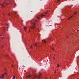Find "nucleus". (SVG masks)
<instances>
[{
    "label": "nucleus",
    "instance_id": "f257e3e1",
    "mask_svg": "<svg viewBox=\"0 0 79 79\" xmlns=\"http://www.w3.org/2000/svg\"><path fill=\"white\" fill-rule=\"evenodd\" d=\"M41 75V73H40L39 74V76H36V75H34V78H35V77H39V78H40V76Z\"/></svg>",
    "mask_w": 79,
    "mask_h": 79
},
{
    "label": "nucleus",
    "instance_id": "f03ea898",
    "mask_svg": "<svg viewBox=\"0 0 79 79\" xmlns=\"http://www.w3.org/2000/svg\"><path fill=\"white\" fill-rule=\"evenodd\" d=\"M32 24L33 25V26L31 28L34 29L35 27L36 24L35 23H32Z\"/></svg>",
    "mask_w": 79,
    "mask_h": 79
},
{
    "label": "nucleus",
    "instance_id": "7ed1b4c3",
    "mask_svg": "<svg viewBox=\"0 0 79 79\" xmlns=\"http://www.w3.org/2000/svg\"><path fill=\"white\" fill-rule=\"evenodd\" d=\"M4 77V74H2V76L0 77V78H3Z\"/></svg>",
    "mask_w": 79,
    "mask_h": 79
},
{
    "label": "nucleus",
    "instance_id": "20e7f679",
    "mask_svg": "<svg viewBox=\"0 0 79 79\" xmlns=\"http://www.w3.org/2000/svg\"><path fill=\"white\" fill-rule=\"evenodd\" d=\"M42 42H44V43H45L46 42V41H45V40H42Z\"/></svg>",
    "mask_w": 79,
    "mask_h": 79
},
{
    "label": "nucleus",
    "instance_id": "39448f33",
    "mask_svg": "<svg viewBox=\"0 0 79 79\" xmlns=\"http://www.w3.org/2000/svg\"><path fill=\"white\" fill-rule=\"evenodd\" d=\"M23 28L25 30H25H26V29H27V27H26L25 26H24V27H23Z\"/></svg>",
    "mask_w": 79,
    "mask_h": 79
},
{
    "label": "nucleus",
    "instance_id": "423d86ee",
    "mask_svg": "<svg viewBox=\"0 0 79 79\" xmlns=\"http://www.w3.org/2000/svg\"><path fill=\"white\" fill-rule=\"evenodd\" d=\"M44 16H45V15H42L41 17H43Z\"/></svg>",
    "mask_w": 79,
    "mask_h": 79
},
{
    "label": "nucleus",
    "instance_id": "0eeeda50",
    "mask_svg": "<svg viewBox=\"0 0 79 79\" xmlns=\"http://www.w3.org/2000/svg\"><path fill=\"white\" fill-rule=\"evenodd\" d=\"M6 26H9V25H10V24L9 23H7L6 24Z\"/></svg>",
    "mask_w": 79,
    "mask_h": 79
},
{
    "label": "nucleus",
    "instance_id": "6e6552de",
    "mask_svg": "<svg viewBox=\"0 0 79 79\" xmlns=\"http://www.w3.org/2000/svg\"><path fill=\"white\" fill-rule=\"evenodd\" d=\"M73 16H71V17H69V18L68 19V20H69Z\"/></svg>",
    "mask_w": 79,
    "mask_h": 79
},
{
    "label": "nucleus",
    "instance_id": "1a4fd4ad",
    "mask_svg": "<svg viewBox=\"0 0 79 79\" xmlns=\"http://www.w3.org/2000/svg\"><path fill=\"white\" fill-rule=\"evenodd\" d=\"M37 19H38L39 20L40 19V17H37Z\"/></svg>",
    "mask_w": 79,
    "mask_h": 79
},
{
    "label": "nucleus",
    "instance_id": "9d476101",
    "mask_svg": "<svg viewBox=\"0 0 79 79\" xmlns=\"http://www.w3.org/2000/svg\"><path fill=\"white\" fill-rule=\"evenodd\" d=\"M30 77V75H29L28 76H27V77Z\"/></svg>",
    "mask_w": 79,
    "mask_h": 79
},
{
    "label": "nucleus",
    "instance_id": "9b49d317",
    "mask_svg": "<svg viewBox=\"0 0 79 79\" xmlns=\"http://www.w3.org/2000/svg\"><path fill=\"white\" fill-rule=\"evenodd\" d=\"M13 79H15V76H14L13 77Z\"/></svg>",
    "mask_w": 79,
    "mask_h": 79
},
{
    "label": "nucleus",
    "instance_id": "f8f14e48",
    "mask_svg": "<svg viewBox=\"0 0 79 79\" xmlns=\"http://www.w3.org/2000/svg\"><path fill=\"white\" fill-rule=\"evenodd\" d=\"M14 14L16 16V12H14Z\"/></svg>",
    "mask_w": 79,
    "mask_h": 79
},
{
    "label": "nucleus",
    "instance_id": "ddd939ff",
    "mask_svg": "<svg viewBox=\"0 0 79 79\" xmlns=\"http://www.w3.org/2000/svg\"><path fill=\"white\" fill-rule=\"evenodd\" d=\"M5 74V75H6L7 74V73L5 72V73H4Z\"/></svg>",
    "mask_w": 79,
    "mask_h": 79
},
{
    "label": "nucleus",
    "instance_id": "4468645a",
    "mask_svg": "<svg viewBox=\"0 0 79 79\" xmlns=\"http://www.w3.org/2000/svg\"><path fill=\"white\" fill-rule=\"evenodd\" d=\"M77 12H76L74 14V15H75L76 14H77Z\"/></svg>",
    "mask_w": 79,
    "mask_h": 79
},
{
    "label": "nucleus",
    "instance_id": "2eb2a0df",
    "mask_svg": "<svg viewBox=\"0 0 79 79\" xmlns=\"http://www.w3.org/2000/svg\"><path fill=\"white\" fill-rule=\"evenodd\" d=\"M60 2V0H58L57 1V2Z\"/></svg>",
    "mask_w": 79,
    "mask_h": 79
},
{
    "label": "nucleus",
    "instance_id": "dca6fc26",
    "mask_svg": "<svg viewBox=\"0 0 79 79\" xmlns=\"http://www.w3.org/2000/svg\"><path fill=\"white\" fill-rule=\"evenodd\" d=\"M57 65H58V66H57V67H59V64H57Z\"/></svg>",
    "mask_w": 79,
    "mask_h": 79
},
{
    "label": "nucleus",
    "instance_id": "f3484780",
    "mask_svg": "<svg viewBox=\"0 0 79 79\" xmlns=\"http://www.w3.org/2000/svg\"><path fill=\"white\" fill-rule=\"evenodd\" d=\"M35 46H37V44H35Z\"/></svg>",
    "mask_w": 79,
    "mask_h": 79
},
{
    "label": "nucleus",
    "instance_id": "a211bd4d",
    "mask_svg": "<svg viewBox=\"0 0 79 79\" xmlns=\"http://www.w3.org/2000/svg\"><path fill=\"white\" fill-rule=\"evenodd\" d=\"M30 48H32V47L31 46H30Z\"/></svg>",
    "mask_w": 79,
    "mask_h": 79
},
{
    "label": "nucleus",
    "instance_id": "6ab92c4d",
    "mask_svg": "<svg viewBox=\"0 0 79 79\" xmlns=\"http://www.w3.org/2000/svg\"><path fill=\"white\" fill-rule=\"evenodd\" d=\"M1 39H3V38L2 37L1 38Z\"/></svg>",
    "mask_w": 79,
    "mask_h": 79
},
{
    "label": "nucleus",
    "instance_id": "aec40b11",
    "mask_svg": "<svg viewBox=\"0 0 79 79\" xmlns=\"http://www.w3.org/2000/svg\"><path fill=\"white\" fill-rule=\"evenodd\" d=\"M2 6L3 7H4V6H3V5H2Z\"/></svg>",
    "mask_w": 79,
    "mask_h": 79
},
{
    "label": "nucleus",
    "instance_id": "412c9836",
    "mask_svg": "<svg viewBox=\"0 0 79 79\" xmlns=\"http://www.w3.org/2000/svg\"><path fill=\"white\" fill-rule=\"evenodd\" d=\"M9 16H10V15H11V14H9Z\"/></svg>",
    "mask_w": 79,
    "mask_h": 79
},
{
    "label": "nucleus",
    "instance_id": "4be33fe9",
    "mask_svg": "<svg viewBox=\"0 0 79 79\" xmlns=\"http://www.w3.org/2000/svg\"><path fill=\"white\" fill-rule=\"evenodd\" d=\"M5 0V1H6V0ZM10 0V2H11V0Z\"/></svg>",
    "mask_w": 79,
    "mask_h": 79
},
{
    "label": "nucleus",
    "instance_id": "5701e85b",
    "mask_svg": "<svg viewBox=\"0 0 79 79\" xmlns=\"http://www.w3.org/2000/svg\"><path fill=\"white\" fill-rule=\"evenodd\" d=\"M22 67H24V65H23Z\"/></svg>",
    "mask_w": 79,
    "mask_h": 79
},
{
    "label": "nucleus",
    "instance_id": "b1692460",
    "mask_svg": "<svg viewBox=\"0 0 79 79\" xmlns=\"http://www.w3.org/2000/svg\"><path fill=\"white\" fill-rule=\"evenodd\" d=\"M54 60H55V58H54Z\"/></svg>",
    "mask_w": 79,
    "mask_h": 79
},
{
    "label": "nucleus",
    "instance_id": "393cba45",
    "mask_svg": "<svg viewBox=\"0 0 79 79\" xmlns=\"http://www.w3.org/2000/svg\"><path fill=\"white\" fill-rule=\"evenodd\" d=\"M47 14V13H45V14Z\"/></svg>",
    "mask_w": 79,
    "mask_h": 79
},
{
    "label": "nucleus",
    "instance_id": "a878e982",
    "mask_svg": "<svg viewBox=\"0 0 79 79\" xmlns=\"http://www.w3.org/2000/svg\"><path fill=\"white\" fill-rule=\"evenodd\" d=\"M12 67H13V66L12 65Z\"/></svg>",
    "mask_w": 79,
    "mask_h": 79
},
{
    "label": "nucleus",
    "instance_id": "bb28decb",
    "mask_svg": "<svg viewBox=\"0 0 79 79\" xmlns=\"http://www.w3.org/2000/svg\"><path fill=\"white\" fill-rule=\"evenodd\" d=\"M53 50H54V49H52Z\"/></svg>",
    "mask_w": 79,
    "mask_h": 79
},
{
    "label": "nucleus",
    "instance_id": "cd10ccee",
    "mask_svg": "<svg viewBox=\"0 0 79 79\" xmlns=\"http://www.w3.org/2000/svg\"><path fill=\"white\" fill-rule=\"evenodd\" d=\"M35 22H37V21H35Z\"/></svg>",
    "mask_w": 79,
    "mask_h": 79
},
{
    "label": "nucleus",
    "instance_id": "c85d7f7f",
    "mask_svg": "<svg viewBox=\"0 0 79 79\" xmlns=\"http://www.w3.org/2000/svg\"><path fill=\"white\" fill-rule=\"evenodd\" d=\"M0 36H2V35H1Z\"/></svg>",
    "mask_w": 79,
    "mask_h": 79
}]
</instances>
